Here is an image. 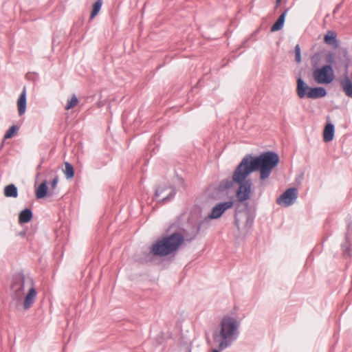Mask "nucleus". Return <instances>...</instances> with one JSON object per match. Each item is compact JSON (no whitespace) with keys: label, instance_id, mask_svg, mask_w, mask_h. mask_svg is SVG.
Returning <instances> with one entry per match:
<instances>
[{"label":"nucleus","instance_id":"obj_1","mask_svg":"<svg viewBox=\"0 0 352 352\" xmlns=\"http://www.w3.org/2000/svg\"><path fill=\"white\" fill-rule=\"evenodd\" d=\"M279 162L278 154L273 151H264L257 155L247 154L236 166L232 176L219 183L216 188L218 192H228L234 184L238 185L236 197L243 206V209H239V204H238L234 213V225L239 232L241 220H245V228L248 230L252 227L256 217L255 212L252 210L248 202L252 192L253 185L250 175L258 171L259 179L265 181L270 177L272 170Z\"/></svg>","mask_w":352,"mask_h":352},{"label":"nucleus","instance_id":"obj_2","mask_svg":"<svg viewBox=\"0 0 352 352\" xmlns=\"http://www.w3.org/2000/svg\"><path fill=\"white\" fill-rule=\"evenodd\" d=\"M184 241V234L177 231L164 234L152 244L149 251L135 255V260L140 263H151L154 258H164L171 254L175 255Z\"/></svg>","mask_w":352,"mask_h":352},{"label":"nucleus","instance_id":"obj_3","mask_svg":"<svg viewBox=\"0 0 352 352\" xmlns=\"http://www.w3.org/2000/svg\"><path fill=\"white\" fill-rule=\"evenodd\" d=\"M241 321L236 318L225 316L222 318L219 329H215L212 333L214 342H220L222 346H231L239 336Z\"/></svg>","mask_w":352,"mask_h":352},{"label":"nucleus","instance_id":"obj_4","mask_svg":"<svg viewBox=\"0 0 352 352\" xmlns=\"http://www.w3.org/2000/svg\"><path fill=\"white\" fill-rule=\"evenodd\" d=\"M32 286L34 280L30 276H26L23 271L16 272L12 276L10 282V294L13 299L21 300L25 294V285Z\"/></svg>","mask_w":352,"mask_h":352},{"label":"nucleus","instance_id":"obj_5","mask_svg":"<svg viewBox=\"0 0 352 352\" xmlns=\"http://www.w3.org/2000/svg\"><path fill=\"white\" fill-rule=\"evenodd\" d=\"M318 62L319 58L316 54L311 56L312 76L315 82L321 85L331 83L335 78L333 67H331L330 65H323L318 67Z\"/></svg>","mask_w":352,"mask_h":352},{"label":"nucleus","instance_id":"obj_6","mask_svg":"<svg viewBox=\"0 0 352 352\" xmlns=\"http://www.w3.org/2000/svg\"><path fill=\"white\" fill-rule=\"evenodd\" d=\"M296 93L299 98L318 99L327 95V89L323 87H311L299 76L296 80Z\"/></svg>","mask_w":352,"mask_h":352},{"label":"nucleus","instance_id":"obj_7","mask_svg":"<svg viewBox=\"0 0 352 352\" xmlns=\"http://www.w3.org/2000/svg\"><path fill=\"white\" fill-rule=\"evenodd\" d=\"M296 93L299 98L318 99L327 95V89L323 87H311L299 76L296 80Z\"/></svg>","mask_w":352,"mask_h":352},{"label":"nucleus","instance_id":"obj_8","mask_svg":"<svg viewBox=\"0 0 352 352\" xmlns=\"http://www.w3.org/2000/svg\"><path fill=\"white\" fill-rule=\"evenodd\" d=\"M170 190L169 192L166 196L163 197L161 199H159L157 202L160 204H165L166 203L170 202L172 201L176 194H177V190L175 187L167 185V184H160L157 185L155 187V192L153 199H157L160 195H162L164 192H165L166 190Z\"/></svg>","mask_w":352,"mask_h":352},{"label":"nucleus","instance_id":"obj_9","mask_svg":"<svg viewBox=\"0 0 352 352\" xmlns=\"http://www.w3.org/2000/svg\"><path fill=\"white\" fill-rule=\"evenodd\" d=\"M298 195V189L294 187L287 188L279 197L276 202L279 205H283L285 207L292 206L297 199Z\"/></svg>","mask_w":352,"mask_h":352},{"label":"nucleus","instance_id":"obj_10","mask_svg":"<svg viewBox=\"0 0 352 352\" xmlns=\"http://www.w3.org/2000/svg\"><path fill=\"white\" fill-rule=\"evenodd\" d=\"M347 221V231L344 240L340 245L343 256L345 258L352 256V222L351 217Z\"/></svg>","mask_w":352,"mask_h":352},{"label":"nucleus","instance_id":"obj_11","mask_svg":"<svg viewBox=\"0 0 352 352\" xmlns=\"http://www.w3.org/2000/svg\"><path fill=\"white\" fill-rule=\"evenodd\" d=\"M234 205V202L232 200L217 204L212 208L211 212L208 213V218L212 219H219L227 210L232 208Z\"/></svg>","mask_w":352,"mask_h":352},{"label":"nucleus","instance_id":"obj_12","mask_svg":"<svg viewBox=\"0 0 352 352\" xmlns=\"http://www.w3.org/2000/svg\"><path fill=\"white\" fill-rule=\"evenodd\" d=\"M37 296V292L34 287V285L31 286L26 295L23 296V308L27 310L29 309L34 304Z\"/></svg>","mask_w":352,"mask_h":352},{"label":"nucleus","instance_id":"obj_13","mask_svg":"<svg viewBox=\"0 0 352 352\" xmlns=\"http://www.w3.org/2000/svg\"><path fill=\"white\" fill-rule=\"evenodd\" d=\"M27 107V92L26 87L24 86L20 96L17 100V108L19 115L21 116L25 113Z\"/></svg>","mask_w":352,"mask_h":352},{"label":"nucleus","instance_id":"obj_14","mask_svg":"<svg viewBox=\"0 0 352 352\" xmlns=\"http://www.w3.org/2000/svg\"><path fill=\"white\" fill-rule=\"evenodd\" d=\"M211 220L212 219H209L208 215L201 219L196 226V230L193 237L199 234L204 233L210 226Z\"/></svg>","mask_w":352,"mask_h":352},{"label":"nucleus","instance_id":"obj_15","mask_svg":"<svg viewBox=\"0 0 352 352\" xmlns=\"http://www.w3.org/2000/svg\"><path fill=\"white\" fill-rule=\"evenodd\" d=\"M335 126L331 122L327 123L323 131V140L325 142H331L334 138Z\"/></svg>","mask_w":352,"mask_h":352},{"label":"nucleus","instance_id":"obj_16","mask_svg":"<svg viewBox=\"0 0 352 352\" xmlns=\"http://www.w3.org/2000/svg\"><path fill=\"white\" fill-rule=\"evenodd\" d=\"M288 10L289 8L285 9L284 12L279 16L278 19L275 21V23L271 26L270 31L272 32L279 31L283 28L285 17Z\"/></svg>","mask_w":352,"mask_h":352},{"label":"nucleus","instance_id":"obj_17","mask_svg":"<svg viewBox=\"0 0 352 352\" xmlns=\"http://www.w3.org/2000/svg\"><path fill=\"white\" fill-rule=\"evenodd\" d=\"M324 41L329 45L338 47L339 46V41L337 38L336 33L333 30H329L324 36Z\"/></svg>","mask_w":352,"mask_h":352},{"label":"nucleus","instance_id":"obj_18","mask_svg":"<svg viewBox=\"0 0 352 352\" xmlns=\"http://www.w3.org/2000/svg\"><path fill=\"white\" fill-rule=\"evenodd\" d=\"M33 218L32 210L29 208L22 210L19 214V223L20 224L27 223L31 221Z\"/></svg>","mask_w":352,"mask_h":352},{"label":"nucleus","instance_id":"obj_19","mask_svg":"<svg viewBox=\"0 0 352 352\" xmlns=\"http://www.w3.org/2000/svg\"><path fill=\"white\" fill-rule=\"evenodd\" d=\"M35 195L37 199H43L48 195L47 182L44 180L35 190Z\"/></svg>","mask_w":352,"mask_h":352},{"label":"nucleus","instance_id":"obj_20","mask_svg":"<svg viewBox=\"0 0 352 352\" xmlns=\"http://www.w3.org/2000/svg\"><path fill=\"white\" fill-rule=\"evenodd\" d=\"M4 195L6 197L16 198L18 197V188L13 184H10L4 188Z\"/></svg>","mask_w":352,"mask_h":352},{"label":"nucleus","instance_id":"obj_21","mask_svg":"<svg viewBox=\"0 0 352 352\" xmlns=\"http://www.w3.org/2000/svg\"><path fill=\"white\" fill-rule=\"evenodd\" d=\"M102 6V0H96L92 5L90 20L94 19L100 12Z\"/></svg>","mask_w":352,"mask_h":352},{"label":"nucleus","instance_id":"obj_22","mask_svg":"<svg viewBox=\"0 0 352 352\" xmlns=\"http://www.w3.org/2000/svg\"><path fill=\"white\" fill-rule=\"evenodd\" d=\"M63 172L67 179H72L74 176V168L72 164L68 162H65V168L63 169Z\"/></svg>","mask_w":352,"mask_h":352},{"label":"nucleus","instance_id":"obj_23","mask_svg":"<svg viewBox=\"0 0 352 352\" xmlns=\"http://www.w3.org/2000/svg\"><path fill=\"white\" fill-rule=\"evenodd\" d=\"M19 130V127L17 125H12L6 132L3 139L7 140L15 136Z\"/></svg>","mask_w":352,"mask_h":352},{"label":"nucleus","instance_id":"obj_24","mask_svg":"<svg viewBox=\"0 0 352 352\" xmlns=\"http://www.w3.org/2000/svg\"><path fill=\"white\" fill-rule=\"evenodd\" d=\"M78 103V98H77V96L75 94H74L70 99L67 100V104H66V106L65 108L66 110L72 109L74 107H76Z\"/></svg>","mask_w":352,"mask_h":352},{"label":"nucleus","instance_id":"obj_25","mask_svg":"<svg viewBox=\"0 0 352 352\" xmlns=\"http://www.w3.org/2000/svg\"><path fill=\"white\" fill-rule=\"evenodd\" d=\"M342 54L344 56V60H342V65L346 70L349 69V67L350 65V58L349 56L348 50L346 48H344L342 50Z\"/></svg>","mask_w":352,"mask_h":352},{"label":"nucleus","instance_id":"obj_26","mask_svg":"<svg viewBox=\"0 0 352 352\" xmlns=\"http://www.w3.org/2000/svg\"><path fill=\"white\" fill-rule=\"evenodd\" d=\"M326 65H330L331 67H333V65L336 63V58H335V54L332 52H329L328 54L326 56Z\"/></svg>","mask_w":352,"mask_h":352},{"label":"nucleus","instance_id":"obj_27","mask_svg":"<svg viewBox=\"0 0 352 352\" xmlns=\"http://www.w3.org/2000/svg\"><path fill=\"white\" fill-rule=\"evenodd\" d=\"M295 60L298 63H300L302 60L301 50L300 45L297 44L294 47Z\"/></svg>","mask_w":352,"mask_h":352},{"label":"nucleus","instance_id":"obj_28","mask_svg":"<svg viewBox=\"0 0 352 352\" xmlns=\"http://www.w3.org/2000/svg\"><path fill=\"white\" fill-rule=\"evenodd\" d=\"M216 342L218 343V348L212 349V352H221V351H223L224 349L229 347V346H226L221 347L220 342Z\"/></svg>","mask_w":352,"mask_h":352},{"label":"nucleus","instance_id":"obj_29","mask_svg":"<svg viewBox=\"0 0 352 352\" xmlns=\"http://www.w3.org/2000/svg\"><path fill=\"white\" fill-rule=\"evenodd\" d=\"M58 178L57 176H56L52 181L51 182V186H52V188H56V186H57V184H58Z\"/></svg>","mask_w":352,"mask_h":352},{"label":"nucleus","instance_id":"obj_30","mask_svg":"<svg viewBox=\"0 0 352 352\" xmlns=\"http://www.w3.org/2000/svg\"><path fill=\"white\" fill-rule=\"evenodd\" d=\"M248 40H245V41H244L241 43V47H248Z\"/></svg>","mask_w":352,"mask_h":352},{"label":"nucleus","instance_id":"obj_31","mask_svg":"<svg viewBox=\"0 0 352 352\" xmlns=\"http://www.w3.org/2000/svg\"><path fill=\"white\" fill-rule=\"evenodd\" d=\"M340 6H341V3L337 5L336 7L335 8L334 10H333V12H337L340 9Z\"/></svg>","mask_w":352,"mask_h":352},{"label":"nucleus","instance_id":"obj_32","mask_svg":"<svg viewBox=\"0 0 352 352\" xmlns=\"http://www.w3.org/2000/svg\"><path fill=\"white\" fill-rule=\"evenodd\" d=\"M26 234V232L25 230H23L19 233V236H25Z\"/></svg>","mask_w":352,"mask_h":352},{"label":"nucleus","instance_id":"obj_33","mask_svg":"<svg viewBox=\"0 0 352 352\" xmlns=\"http://www.w3.org/2000/svg\"><path fill=\"white\" fill-rule=\"evenodd\" d=\"M191 349H192L191 346H188L187 348L186 349L185 352H191Z\"/></svg>","mask_w":352,"mask_h":352},{"label":"nucleus","instance_id":"obj_34","mask_svg":"<svg viewBox=\"0 0 352 352\" xmlns=\"http://www.w3.org/2000/svg\"><path fill=\"white\" fill-rule=\"evenodd\" d=\"M282 0H276V6L278 7V6L279 5V3L281 2Z\"/></svg>","mask_w":352,"mask_h":352}]
</instances>
